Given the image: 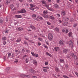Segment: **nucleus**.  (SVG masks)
I'll return each instance as SVG.
<instances>
[{"mask_svg":"<svg viewBox=\"0 0 78 78\" xmlns=\"http://www.w3.org/2000/svg\"><path fill=\"white\" fill-rule=\"evenodd\" d=\"M64 42L62 40H60L59 41V44L61 45H64Z\"/></svg>","mask_w":78,"mask_h":78,"instance_id":"obj_6","label":"nucleus"},{"mask_svg":"<svg viewBox=\"0 0 78 78\" xmlns=\"http://www.w3.org/2000/svg\"><path fill=\"white\" fill-rule=\"evenodd\" d=\"M14 38H12L10 39V40H11L12 41H14Z\"/></svg>","mask_w":78,"mask_h":78,"instance_id":"obj_63","label":"nucleus"},{"mask_svg":"<svg viewBox=\"0 0 78 78\" xmlns=\"http://www.w3.org/2000/svg\"><path fill=\"white\" fill-rule=\"evenodd\" d=\"M37 18L39 19H40L41 20H42V18L40 16H38Z\"/></svg>","mask_w":78,"mask_h":78,"instance_id":"obj_31","label":"nucleus"},{"mask_svg":"<svg viewBox=\"0 0 78 78\" xmlns=\"http://www.w3.org/2000/svg\"><path fill=\"white\" fill-rule=\"evenodd\" d=\"M38 45H39V46H40V45H41V43L40 42H38Z\"/></svg>","mask_w":78,"mask_h":78,"instance_id":"obj_54","label":"nucleus"},{"mask_svg":"<svg viewBox=\"0 0 78 78\" xmlns=\"http://www.w3.org/2000/svg\"><path fill=\"white\" fill-rule=\"evenodd\" d=\"M30 72H31L32 73H33V72H34V71L32 69H30Z\"/></svg>","mask_w":78,"mask_h":78,"instance_id":"obj_24","label":"nucleus"},{"mask_svg":"<svg viewBox=\"0 0 78 78\" xmlns=\"http://www.w3.org/2000/svg\"><path fill=\"white\" fill-rule=\"evenodd\" d=\"M41 2L42 5H44V4L45 5L47 3V2H46V1L44 0H42L41 1Z\"/></svg>","mask_w":78,"mask_h":78,"instance_id":"obj_11","label":"nucleus"},{"mask_svg":"<svg viewBox=\"0 0 78 78\" xmlns=\"http://www.w3.org/2000/svg\"><path fill=\"white\" fill-rule=\"evenodd\" d=\"M28 42H31L32 43H33V44L34 43V42L33 41H32L31 40H29L28 41Z\"/></svg>","mask_w":78,"mask_h":78,"instance_id":"obj_37","label":"nucleus"},{"mask_svg":"<svg viewBox=\"0 0 78 78\" xmlns=\"http://www.w3.org/2000/svg\"><path fill=\"white\" fill-rule=\"evenodd\" d=\"M74 59H77V56H76V55H74Z\"/></svg>","mask_w":78,"mask_h":78,"instance_id":"obj_41","label":"nucleus"},{"mask_svg":"<svg viewBox=\"0 0 78 78\" xmlns=\"http://www.w3.org/2000/svg\"><path fill=\"white\" fill-rule=\"evenodd\" d=\"M60 2V1L59 0H57V2L58 3H59V2Z\"/></svg>","mask_w":78,"mask_h":78,"instance_id":"obj_58","label":"nucleus"},{"mask_svg":"<svg viewBox=\"0 0 78 78\" xmlns=\"http://www.w3.org/2000/svg\"><path fill=\"white\" fill-rule=\"evenodd\" d=\"M26 51L27 52V53H29L30 52V51L28 50H26Z\"/></svg>","mask_w":78,"mask_h":78,"instance_id":"obj_64","label":"nucleus"},{"mask_svg":"<svg viewBox=\"0 0 78 78\" xmlns=\"http://www.w3.org/2000/svg\"><path fill=\"white\" fill-rule=\"evenodd\" d=\"M75 74H76V75L77 76H78V73L77 72H76Z\"/></svg>","mask_w":78,"mask_h":78,"instance_id":"obj_60","label":"nucleus"},{"mask_svg":"<svg viewBox=\"0 0 78 78\" xmlns=\"http://www.w3.org/2000/svg\"><path fill=\"white\" fill-rule=\"evenodd\" d=\"M48 39L50 41L52 40V39H53V35H52V34H48Z\"/></svg>","mask_w":78,"mask_h":78,"instance_id":"obj_1","label":"nucleus"},{"mask_svg":"<svg viewBox=\"0 0 78 78\" xmlns=\"http://www.w3.org/2000/svg\"><path fill=\"white\" fill-rule=\"evenodd\" d=\"M47 23L48 25H51V23L49 22H47Z\"/></svg>","mask_w":78,"mask_h":78,"instance_id":"obj_56","label":"nucleus"},{"mask_svg":"<svg viewBox=\"0 0 78 78\" xmlns=\"http://www.w3.org/2000/svg\"><path fill=\"white\" fill-rule=\"evenodd\" d=\"M55 7L56 8H58V5H57L56 4H55Z\"/></svg>","mask_w":78,"mask_h":78,"instance_id":"obj_43","label":"nucleus"},{"mask_svg":"<svg viewBox=\"0 0 78 78\" xmlns=\"http://www.w3.org/2000/svg\"><path fill=\"white\" fill-rule=\"evenodd\" d=\"M67 51L68 50L67 49H65L64 51H63L64 52V53H67Z\"/></svg>","mask_w":78,"mask_h":78,"instance_id":"obj_26","label":"nucleus"},{"mask_svg":"<svg viewBox=\"0 0 78 78\" xmlns=\"http://www.w3.org/2000/svg\"><path fill=\"white\" fill-rule=\"evenodd\" d=\"M75 2L76 3H78V0H75Z\"/></svg>","mask_w":78,"mask_h":78,"instance_id":"obj_61","label":"nucleus"},{"mask_svg":"<svg viewBox=\"0 0 78 78\" xmlns=\"http://www.w3.org/2000/svg\"><path fill=\"white\" fill-rule=\"evenodd\" d=\"M68 24V22H65L63 24V26H67Z\"/></svg>","mask_w":78,"mask_h":78,"instance_id":"obj_15","label":"nucleus"},{"mask_svg":"<svg viewBox=\"0 0 78 78\" xmlns=\"http://www.w3.org/2000/svg\"><path fill=\"white\" fill-rule=\"evenodd\" d=\"M30 6H31V7H33V8H34L35 7V5L32 4H30Z\"/></svg>","mask_w":78,"mask_h":78,"instance_id":"obj_21","label":"nucleus"},{"mask_svg":"<svg viewBox=\"0 0 78 78\" xmlns=\"http://www.w3.org/2000/svg\"><path fill=\"white\" fill-rule=\"evenodd\" d=\"M29 9L32 10V11H34V8L33 7H30L29 8Z\"/></svg>","mask_w":78,"mask_h":78,"instance_id":"obj_34","label":"nucleus"},{"mask_svg":"<svg viewBox=\"0 0 78 78\" xmlns=\"http://www.w3.org/2000/svg\"><path fill=\"white\" fill-rule=\"evenodd\" d=\"M15 53H16V54H19V53L20 52L18 51V50H16L15 51Z\"/></svg>","mask_w":78,"mask_h":78,"instance_id":"obj_38","label":"nucleus"},{"mask_svg":"<svg viewBox=\"0 0 78 78\" xmlns=\"http://www.w3.org/2000/svg\"><path fill=\"white\" fill-rule=\"evenodd\" d=\"M30 28H31V30H34L36 29L35 27L33 26H30Z\"/></svg>","mask_w":78,"mask_h":78,"instance_id":"obj_14","label":"nucleus"},{"mask_svg":"<svg viewBox=\"0 0 78 78\" xmlns=\"http://www.w3.org/2000/svg\"><path fill=\"white\" fill-rule=\"evenodd\" d=\"M10 1H11L10 0H7V2L6 3V5H8V3H10Z\"/></svg>","mask_w":78,"mask_h":78,"instance_id":"obj_20","label":"nucleus"},{"mask_svg":"<svg viewBox=\"0 0 78 78\" xmlns=\"http://www.w3.org/2000/svg\"><path fill=\"white\" fill-rule=\"evenodd\" d=\"M6 41H4L3 42V45H6Z\"/></svg>","mask_w":78,"mask_h":78,"instance_id":"obj_52","label":"nucleus"},{"mask_svg":"<svg viewBox=\"0 0 78 78\" xmlns=\"http://www.w3.org/2000/svg\"><path fill=\"white\" fill-rule=\"evenodd\" d=\"M10 8H11V9H12V8L13 7H14V5H13V4H12L10 5Z\"/></svg>","mask_w":78,"mask_h":78,"instance_id":"obj_32","label":"nucleus"},{"mask_svg":"<svg viewBox=\"0 0 78 78\" xmlns=\"http://www.w3.org/2000/svg\"><path fill=\"white\" fill-rule=\"evenodd\" d=\"M25 61L26 63H28L29 61V59L27 58L26 59Z\"/></svg>","mask_w":78,"mask_h":78,"instance_id":"obj_27","label":"nucleus"},{"mask_svg":"<svg viewBox=\"0 0 78 78\" xmlns=\"http://www.w3.org/2000/svg\"><path fill=\"white\" fill-rule=\"evenodd\" d=\"M33 78H37V77L36 76H32Z\"/></svg>","mask_w":78,"mask_h":78,"instance_id":"obj_59","label":"nucleus"},{"mask_svg":"<svg viewBox=\"0 0 78 78\" xmlns=\"http://www.w3.org/2000/svg\"><path fill=\"white\" fill-rule=\"evenodd\" d=\"M24 44H25L26 45V44H27V41H24Z\"/></svg>","mask_w":78,"mask_h":78,"instance_id":"obj_50","label":"nucleus"},{"mask_svg":"<svg viewBox=\"0 0 78 78\" xmlns=\"http://www.w3.org/2000/svg\"><path fill=\"white\" fill-rule=\"evenodd\" d=\"M70 22H73V18H72L70 20Z\"/></svg>","mask_w":78,"mask_h":78,"instance_id":"obj_44","label":"nucleus"},{"mask_svg":"<svg viewBox=\"0 0 78 78\" xmlns=\"http://www.w3.org/2000/svg\"><path fill=\"white\" fill-rule=\"evenodd\" d=\"M57 17H60V15L57 14Z\"/></svg>","mask_w":78,"mask_h":78,"instance_id":"obj_55","label":"nucleus"},{"mask_svg":"<svg viewBox=\"0 0 78 78\" xmlns=\"http://www.w3.org/2000/svg\"><path fill=\"white\" fill-rule=\"evenodd\" d=\"M55 30L56 31H57V32H59V30L58 27L55 28Z\"/></svg>","mask_w":78,"mask_h":78,"instance_id":"obj_17","label":"nucleus"},{"mask_svg":"<svg viewBox=\"0 0 78 78\" xmlns=\"http://www.w3.org/2000/svg\"><path fill=\"white\" fill-rule=\"evenodd\" d=\"M20 13H25L26 12V10L25 9H22L19 12Z\"/></svg>","mask_w":78,"mask_h":78,"instance_id":"obj_4","label":"nucleus"},{"mask_svg":"<svg viewBox=\"0 0 78 78\" xmlns=\"http://www.w3.org/2000/svg\"><path fill=\"white\" fill-rule=\"evenodd\" d=\"M46 43L47 44V45H49V43L48 42L46 41Z\"/></svg>","mask_w":78,"mask_h":78,"instance_id":"obj_57","label":"nucleus"},{"mask_svg":"<svg viewBox=\"0 0 78 78\" xmlns=\"http://www.w3.org/2000/svg\"><path fill=\"white\" fill-rule=\"evenodd\" d=\"M46 55H48V56H50V57H51V55L50 54L48 53V52H46Z\"/></svg>","mask_w":78,"mask_h":78,"instance_id":"obj_19","label":"nucleus"},{"mask_svg":"<svg viewBox=\"0 0 78 78\" xmlns=\"http://www.w3.org/2000/svg\"><path fill=\"white\" fill-rule=\"evenodd\" d=\"M45 65H46V66H47V65H48V61L45 62Z\"/></svg>","mask_w":78,"mask_h":78,"instance_id":"obj_36","label":"nucleus"},{"mask_svg":"<svg viewBox=\"0 0 78 78\" xmlns=\"http://www.w3.org/2000/svg\"><path fill=\"white\" fill-rule=\"evenodd\" d=\"M22 76H25V77H27V78H30V75H26L25 74H23Z\"/></svg>","mask_w":78,"mask_h":78,"instance_id":"obj_9","label":"nucleus"},{"mask_svg":"<svg viewBox=\"0 0 78 78\" xmlns=\"http://www.w3.org/2000/svg\"><path fill=\"white\" fill-rule=\"evenodd\" d=\"M55 71H56V72H59V68H56Z\"/></svg>","mask_w":78,"mask_h":78,"instance_id":"obj_30","label":"nucleus"},{"mask_svg":"<svg viewBox=\"0 0 78 78\" xmlns=\"http://www.w3.org/2000/svg\"><path fill=\"white\" fill-rule=\"evenodd\" d=\"M69 44L70 46H71V47H72V46H73V43L72 41H70L69 42Z\"/></svg>","mask_w":78,"mask_h":78,"instance_id":"obj_5","label":"nucleus"},{"mask_svg":"<svg viewBox=\"0 0 78 78\" xmlns=\"http://www.w3.org/2000/svg\"><path fill=\"white\" fill-rule=\"evenodd\" d=\"M76 25H77V24H75L74 25L73 27H76Z\"/></svg>","mask_w":78,"mask_h":78,"instance_id":"obj_62","label":"nucleus"},{"mask_svg":"<svg viewBox=\"0 0 78 78\" xmlns=\"http://www.w3.org/2000/svg\"><path fill=\"white\" fill-rule=\"evenodd\" d=\"M49 18L52 20H53V19H54V17L53 16H49Z\"/></svg>","mask_w":78,"mask_h":78,"instance_id":"obj_22","label":"nucleus"},{"mask_svg":"<svg viewBox=\"0 0 78 78\" xmlns=\"http://www.w3.org/2000/svg\"><path fill=\"white\" fill-rule=\"evenodd\" d=\"M38 39L39 41H42V38H38Z\"/></svg>","mask_w":78,"mask_h":78,"instance_id":"obj_42","label":"nucleus"},{"mask_svg":"<svg viewBox=\"0 0 78 78\" xmlns=\"http://www.w3.org/2000/svg\"><path fill=\"white\" fill-rule=\"evenodd\" d=\"M69 32V30L68 29H66V33H68Z\"/></svg>","mask_w":78,"mask_h":78,"instance_id":"obj_46","label":"nucleus"},{"mask_svg":"<svg viewBox=\"0 0 78 78\" xmlns=\"http://www.w3.org/2000/svg\"><path fill=\"white\" fill-rule=\"evenodd\" d=\"M58 22H59V23H62V21H61V20H58Z\"/></svg>","mask_w":78,"mask_h":78,"instance_id":"obj_53","label":"nucleus"},{"mask_svg":"<svg viewBox=\"0 0 78 78\" xmlns=\"http://www.w3.org/2000/svg\"><path fill=\"white\" fill-rule=\"evenodd\" d=\"M24 39L26 40H27V41L29 40V37H24Z\"/></svg>","mask_w":78,"mask_h":78,"instance_id":"obj_23","label":"nucleus"},{"mask_svg":"<svg viewBox=\"0 0 78 78\" xmlns=\"http://www.w3.org/2000/svg\"><path fill=\"white\" fill-rule=\"evenodd\" d=\"M21 41V38L20 37L18 38L16 41V42H20Z\"/></svg>","mask_w":78,"mask_h":78,"instance_id":"obj_10","label":"nucleus"},{"mask_svg":"<svg viewBox=\"0 0 78 78\" xmlns=\"http://www.w3.org/2000/svg\"><path fill=\"white\" fill-rule=\"evenodd\" d=\"M31 54L32 55V56H35V54L34 52H31Z\"/></svg>","mask_w":78,"mask_h":78,"instance_id":"obj_40","label":"nucleus"},{"mask_svg":"<svg viewBox=\"0 0 78 78\" xmlns=\"http://www.w3.org/2000/svg\"><path fill=\"white\" fill-rule=\"evenodd\" d=\"M62 14L63 15H65L66 14V12H65V11H63L62 12Z\"/></svg>","mask_w":78,"mask_h":78,"instance_id":"obj_29","label":"nucleus"},{"mask_svg":"<svg viewBox=\"0 0 78 78\" xmlns=\"http://www.w3.org/2000/svg\"><path fill=\"white\" fill-rule=\"evenodd\" d=\"M65 20L66 21H68V20H69V18L68 17H66Z\"/></svg>","mask_w":78,"mask_h":78,"instance_id":"obj_33","label":"nucleus"},{"mask_svg":"<svg viewBox=\"0 0 78 78\" xmlns=\"http://www.w3.org/2000/svg\"><path fill=\"white\" fill-rule=\"evenodd\" d=\"M43 16L44 18H49V16L47 15L46 14H43Z\"/></svg>","mask_w":78,"mask_h":78,"instance_id":"obj_7","label":"nucleus"},{"mask_svg":"<svg viewBox=\"0 0 78 78\" xmlns=\"http://www.w3.org/2000/svg\"><path fill=\"white\" fill-rule=\"evenodd\" d=\"M43 45L44 47L45 48H47V49L48 48V47H47V45H45V44H43Z\"/></svg>","mask_w":78,"mask_h":78,"instance_id":"obj_28","label":"nucleus"},{"mask_svg":"<svg viewBox=\"0 0 78 78\" xmlns=\"http://www.w3.org/2000/svg\"><path fill=\"white\" fill-rule=\"evenodd\" d=\"M15 17L16 18H21L22 16L20 15H15Z\"/></svg>","mask_w":78,"mask_h":78,"instance_id":"obj_8","label":"nucleus"},{"mask_svg":"<svg viewBox=\"0 0 78 78\" xmlns=\"http://www.w3.org/2000/svg\"><path fill=\"white\" fill-rule=\"evenodd\" d=\"M33 17H36V15L34 14L32 16Z\"/></svg>","mask_w":78,"mask_h":78,"instance_id":"obj_39","label":"nucleus"},{"mask_svg":"<svg viewBox=\"0 0 78 78\" xmlns=\"http://www.w3.org/2000/svg\"><path fill=\"white\" fill-rule=\"evenodd\" d=\"M31 28H30H30H29L28 29H27V30H28V31H31Z\"/></svg>","mask_w":78,"mask_h":78,"instance_id":"obj_51","label":"nucleus"},{"mask_svg":"<svg viewBox=\"0 0 78 78\" xmlns=\"http://www.w3.org/2000/svg\"><path fill=\"white\" fill-rule=\"evenodd\" d=\"M2 39L3 41H6L7 39V38L6 37H4L2 38Z\"/></svg>","mask_w":78,"mask_h":78,"instance_id":"obj_18","label":"nucleus"},{"mask_svg":"<svg viewBox=\"0 0 78 78\" xmlns=\"http://www.w3.org/2000/svg\"><path fill=\"white\" fill-rule=\"evenodd\" d=\"M43 13H44V14H47V13H48V12H47V10H44L43 12Z\"/></svg>","mask_w":78,"mask_h":78,"instance_id":"obj_25","label":"nucleus"},{"mask_svg":"<svg viewBox=\"0 0 78 78\" xmlns=\"http://www.w3.org/2000/svg\"><path fill=\"white\" fill-rule=\"evenodd\" d=\"M34 56H35V57H38V54H35Z\"/></svg>","mask_w":78,"mask_h":78,"instance_id":"obj_47","label":"nucleus"},{"mask_svg":"<svg viewBox=\"0 0 78 78\" xmlns=\"http://www.w3.org/2000/svg\"><path fill=\"white\" fill-rule=\"evenodd\" d=\"M43 71L44 72H47V69H49V67H44L43 68Z\"/></svg>","mask_w":78,"mask_h":78,"instance_id":"obj_2","label":"nucleus"},{"mask_svg":"<svg viewBox=\"0 0 78 78\" xmlns=\"http://www.w3.org/2000/svg\"><path fill=\"white\" fill-rule=\"evenodd\" d=\"M0 22L1 23H3V20L2 19H0Z\"/></svg>","mask_w":78,"mask_h":78,"instance_id":"obj_48","label":"nucleus"},{"mask_svg":"<svg viewBox=\"0 0 78 78\" xmlns=\"http://www.w3.org/2000/svg\"><path fill=\"white\" fill-rule=\"evenodd\" d=\"M33 64H34V65H35V66H37V62L35 60H33Z\"/></svg>","mask_w":78,"mask_h":78,"instance_id":"obj_12","label":"nucleus"},{"mask_svg":"<svg viewBox=\"0 0 78 78\" xmlns=\"http://www.w3.org/2000/svg\"><path fill=\"white\" fill-rule=\"evenodd\" d=\"M54 49L56 51H58V50H59V48L57 47H56L55 48H54Z\"/></svg>","mask_w":78,"mask_h":78,"instance_id":"obj_13","label":"nucleus"},{"mask_svg":"<svg viewBox=\"0 0 78 78\" xmlns=\"http://www.w3.org/2000/svg\"><path fill=\"white\" fill-rule=\"evenodd\" d=\"M9 31V30H5V33H8Z\"/></svg>","mask_w":78,"mask_h":78,"instance_id":"obj_35","label":"nucleus"},{"mask_svg":"<svg viewBox=\"0 0 78 78\" xmlns=\"http://www.w3.org/2000/svg\"><path fill=\"white\" fill-rule=\"evenodd\" d=\"M11 53H9L8 54V57H10L11 56Z\"/></svg>","mask_w":78,"mask_h":78,"instance_id":"obj_45","label":"nucleus"},{"mask_svg":"<svg viewBox=\"0 0 78 78\" xmlns=\"http://www.w3.org/2000/svg\"><path fill=\"white\" fill-rule=\"evenodd\" d=\"M68 34L69 37H70V36H72V32H70Z\"/></svg>","mask_w":78,"mask_h":78,"instance_id":"obj_16","label":"nucleus"},{"mask_svg":"<svg viewBox=\"0 0 78 78\" xmlns=\"http://www.w3.org/2000/svg\"><path fill=\"white\" fill-rule=\"evenodd\" d=\"M60 61V62H64V60L63 59H61Z\"/></svg>","mask_w":78,"mask_h":78,"instance_id":"obj_49","label":"nucleus"},{"mask_svg":"<svg viewBox=\"0 0 78 78\" xmlns=\"http://www.w3.org/2000/svg\"><path fill=\"white\" fill-rule=\"evenodd\" d=\"M16 30L17 31H22L23 30V27H19L16 28Z\"/></svg>","mask_w":78,"mask_h":78,"instance_id":"obj_3","label":"nucleus"}]
</instances>
